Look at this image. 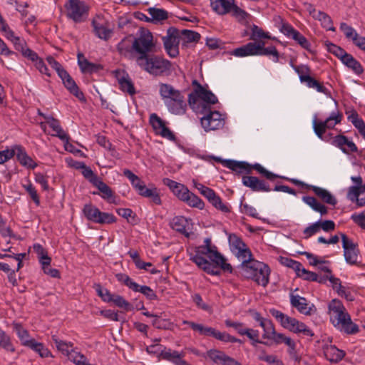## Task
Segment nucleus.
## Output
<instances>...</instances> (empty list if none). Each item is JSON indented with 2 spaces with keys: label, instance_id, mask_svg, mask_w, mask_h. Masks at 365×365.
Masks as SVG:
<instances>
[{
  "label": "nucleus",
  "instance_id": "nucleus-11",
  "mask_svg": "<svg viewBox=\"0 0 365 365\" xmlns=\"http://www.w3.org/2000/svg\"><path fill=\"white\" fill-rule=\"evenodd\" d=\"M205 115L201 118L202 127L205 132L219 130L225 125V119L219 111H211L210 108L203 112Z\"/></svg>",
  "mask_w": 365,
  "mask_h": 365
},
{
  "label": "nucleus",
  "instance_id": "nucleus-64",
  "mask_svg": "<svg viewBox=\"0 0 365 365\" xmlns=\"http://www.w3.org/2000/svg\"><path fill=\"white\" fill-rule=\"evenodd\" d=\"M297 275L304 280L315 282L317 280V274L309 270H307L303 267L299 268V272H297Z\"/></svg>",
  "mask_w": 365,
  "mask_h": 365
},
{
  "label": "nucleus",
  "instance_id": "nucleus-49",
  "mask_svg": "<svg viewBox=\"0 0 365 365\" xmlns=\"http://www.w3.org/2000/svg\"><path fill=\"white\" fill-rule=\"evenodd\" d=\"M273 335L274 336L271 337L270 339L273 340L277 344L284 343L292 349H295V343L291 338L286 336L283 334L277 333L276 331Z\"/></svg>",
  "mask_w": 365,
  "mask_h": 365
},
{
  "label": "nucleus",
  "instance_id": "nucleus-51",
  "mask_svg": "<svg viewBox=\"0 0 365 365\" xmlns=\"http://www.w3.org/2000/svg\"><path fill=\"white\" fill-rule=\"evenodd\" d=\"M34 250L38 255L41 264H51V259L48 256L47 251L40 244L34 245Z\"/></svg>",
  "mask_w": 365,
  "mask_h": 365
},
{
  "label": "nucleus",
  "instance_id": "nucleus-52",
  "mask_svg": "<svg viewBox=\"0 0 365 365\" xmlns=\"http://www.w3.org/2000/svg\"><path fill=\"white\" fill-rule=\"evenodd\" d=\"M22 187L26 191V192L29 195L34 202L38 206L40 205V197L37 193V191L35 187L33 185L31 182L28 180L26 184H23Z\"/></svg>",
  "mask_w": 365,
  "mask_h": 365
},
{
  "label": "nucleus",
  "instance_id": "nucleus-40",
  "mask_svg": "<svg viewBox=\"0 0 365 365\" xmlns=\"http://www.w3.org/2000/svg\"><path fill=\"white\" fill-rule=\"evenodd\" d=\"M313 18L321 21L322 26L326 29L329 31L335 30V28L333 26V21L327 14L318 11L317 14H313Z\"/></svg>",
  "mask_w": 365,
  "mask_h": 365
},
{
  "label": "nucleus",
  "instance_id": "nucleus-41",
  "mask_svg": "<svg viewBox=\"0 0 365 365\" xmlns=\"http://www.w3.org/2000/svg\"><path fill=\"white\" fill-rule=\"evenodd\" d=\"M51 339L54 342L56 349L66 356L71 351L70 348H72L73 346L72 342L61 340L55 334L51 335Z\"/></svg>",
  "mask_w": 365,
  "mask_h": 365
},
{
  "label": "nucleus",
  "instance_id": "nucleus-35",
  "mask_svg": "<svg viewBox=\"0 0 365 365\" xmlns=\"http://www.w3.org/2000/svg\"><path fill=\"white\" fill-rule=\"evenodd\" d=\"M201 103L200 93L197 92V86H195L194 91L188 96V104L195 112L203 113L201 108Z\"/></svg>",
  "mask_w": 365,
  "mask_h": 365
},
{
  "label": "nucleus",
  "instance_id": "nucleus-28",
  "mask_svg": "<svg viewBox=\"0 0 365 365\" xmlns=\"http://www.w3.org/2000/svg\"><path fill=\"white\" fill-rule=\"evenodd\" d=\"M14 150L21 165L31 169H34L37 166V164L27 155L23 147L16 146Z\"/></svg>",
  "mask_w": 365,
  "mask_h": 365
},
{
  "label": "nucleus",
  "instance_id": "nucleus-57",
  "mask_svg": "<svg viewBox=\"0 0 365 365\" xmlns=\"http://www.w3.org/2000/svg\"><path fill=\"white\" fill-rule=\"evenodd\" d=\"M261 327L263 329L264 334L262 335L264 339H269L273 337L275 333V329L272 322L270 319H267L265 322L262 323Z\"/></svg>",
  "mask_w": 365,
  "mask_h": 365
},
{
  "label": "nucleus",
  "instance_id": "nucleus-16",
  "mask_svg": "<svg viewBox=\"0 0 365 365\" xmlns=\"http://www.w3.org/2000/svg\"><path fill=\"white\" fill-rule=\"evenodd\" d=\"M149 121L157 135L170 140H175L174 133L167 127L166 123L156 113H152L150 115Z\"/></svg>",
  "mask_w": 365,
  "mask_h": 365
},
{
  "label": "nucleus",
  "instance_id": "nucleus-24",
  "mask_svg": "<svg viewBox=\"0 0 365 365\" xmlns=\"http://www.w3.org/2000/svg\"><path fill=\"white\" fill-rule=\"evenodd\" d=\"M212 158L218 163H222L224 166L237 173H242V169L249 170L250 164L244 161H236L234 160H223L219 157H212Z\"/></svg>",
  "mask_w": 365,
  "mask_h": 365
},
{
  "label": "nucleus",
  "instance_id": "nucleus-36",
  "mask_svg": "<svg viewBox=\"0 0 365 365\" xmlns=\"http://www.w3.org/2000/svg\"><path fill=\"white\" fill-rule=\"evenodd\" d=\"M302 200L309 205L314 211L319 212L322 215L327 214V207L320 203L315 197L311 196H304Z\"/></svg>",
  "mask_w": 365,
  "mask_h": 365
},
{
  "label": "nucleus",
  "instance_id": "nucleus-25",
  "mask_svg": "<svg viewBox=\"0 0 365 365\" xmlns=\"http://www.w3.org/2000/svg\"><path fill=\"white\" fill-rule=\"evenodd\" d=\"M78 63L82 73H93L103 69V66L98 63H94L85 58L83 53H78Z\"/></svg>",
  "mask_w": 365,
  "mask_h": 365
},
{
  "label": "nucleus",
  "instance_id": "nucleus-47",
  "mask_svg": "<svg viewBox=\"0 0 365 365\" xmlns=\"http://www.w3.org/2000/svg\"><path fill=\"white\" fill-rule=\"evenodd\" d=\"M183 202H185L190 207H197L200 210H202L205 207L204 202L190 191Z\"/></svg>",
  "mask_w": 365,
  "mask_h": 365
},
{
  "label": "nucleus",
  "instance_id": "nucleus-8",
  "mask_svg": "<svg viewBox=\"0 0 365 365\" xmlns=\"http://www.w3.org/2000/svg\"><path fill=\"white\" fill-rule=\"evenodd\" d=\"M123 175L129 179L132 186L137 190L140 195L150 198L152 202L155 205H161L162 201L158 189L155 187L152 186V187L150 188L146 187L144 182L128 169L123 170Z\"/></svg>",
  "mask_w": 365,
  "mask_h": 365
},
{
  "label": "nucleus",
  "instance_id": "nucleus-14",
  "mask_svg": "<svg viewBox=\"0 0 365 365\" xmlns=\"http://www.w3.org/2000/svg\"><path fill=\"white\" fill-rule=\"evenodd\" d=\"M351 180L356 184L349 188L347 197L352 202H356L359 207L365 205V185H362L360 176L351 177Z\"/></svg>",
  "mask_w": 365,
  "mask_h": 365
},
{
  "label": "nucleus",
  "instance_id": "nucleus-31",
  "mask_svg": "<svg viewBox=\"0 0 365 365\" xmlns=\"http://www.w3.org/2000/svg\"><path fill=\"white\" fill-rule=\"evenodd\" d=\"M13 329L16 331L21 345L28 347L34 339H30L29 331L23 327L20 323L14 322L12 324Z\"/></svg>",
  "mask_w": 365,
  "mask_h": 365
},
{
  "label": "nucleus",
  "instance_id": "nucleus-53",
  "mask_svg": "<svg viewBox=\"0 0 365 365\" xmlns=\"http://www.w3.org/2000/svg\"><path fill=\"white\" fill-rule=\"evenodd\" d=\"M115 277L118 282L123 283L124 285L127 286L133 291L137 290V288L138 287V284L133 282L132 279L126 274L118 273L115 274Z\"/></svg>",
  "mask_w": 365,
  "mask_h": 365
},
{
  "label": "nucleus",
  "instance_id": "nucleus-32",
  "mask_svg": "<svg viewBox=\"0 0 365 365\" xmlns=\"http://www.w3.org/2000/svg\"><path fill=\"white\" fill-rule=\"evenodd\" d=\"M310 190L324 202L334 206L337 203L336 198L326 189L312 185Z\"/></svg>",
  "mask_w": 365,
  "mask_h": 365
},
{
  "label": "nucleus",
  "instance_id": "nucleus-37",
  "mask_svg": "<svg viewBox=\"0 0 365 365\" xmlns=\"http://www.w3.org/2000/svg\"><path fill=\"white\" fill-rule=\"evenodd\" d=\"M187 224V222L186 218L182 216H176L173 217L170 222V227L175 231L187 237L189 234L186 231Z\"/></svg>",
  "mask_w": 365,
  "mask_h": 365
},
{
  "label": "nucleus",
  "instance_id": "nucleus-13",
  "mask_svg": "<svg viewBox=\"0 0 365 365\" xmlns=\"http://www.w3.org/2000/svg\"><path fill=\"white\" fill-rule=\"evenodd\" d=\"M340 236L342 241V247L344 249V256L345 261L350 265L358 264V257L360 253L357 243H355L346 235L341 232Z\"/></svg>",
  "mask_w": 365,
  "mask_h": 365
},
{
  "label": "nucleus",
  "instance_id": "nucleus-61",
  "mask_svg": "<svg viewBox=\"0 0 365 365\" xmlns=\"http://www.w3.org/2000/svg\"><path fill=\"white\" fill-rule=\"evenodd\" d=\"M342 118V114L339 112H333L331 113L330 116L327 118L324 121H328L327 124H326V128L331 129L333 128L336 124L339 123Z\"/></svg>",
  "mask_w": 365,
  "mask_h": 365
},
{
  "label": "nucleus",
  "instance_id": "nucleus-7",
  "mask_svg": "<svg viewBox=\"0 0 365 365\" xmlns=\"http://www.w3.org/2000/svg\"><path fill=\"white\" fill-rule=\"evenodd\" d=\"M210 6L218 15L230 14L240 23H243L250 16L246 11L235 4V0H210Z\"/></svg>",
  "mask_w": 365,
  "mask_h": 365
},
{
  "label": "nucleus",
  "instance_id": "nucleus-46",
  "mask_svg": "<svg viewBox=\"0 0 365 365\" xmlns=\"http://www.w3.org/2000/svg\"><path fill=\"white\" fill-rule=\"evenodd\" d=\"M68 359L73 362L76 365H92L86 363V358L84 355L81 354L73 349H71V351L67 355Z\"/></svg>",
  "mask_w": 365,
  "mask_h": 365
},
{
  "label": "nucleus",
  "instance_id": "nucleus-20",
  "mask_svg": "<svg viewBox=\"0 0 365 365\" xmlns=\"http://www.w3.org/2000/svg\"><path fill=\"white\" fill-rule=\"evenodd\" d=\"M242 183L255 192L271 191V188L267 182L255 176H243Z\"/></svg>",
  "mask_w": 365,
  "mask_h": 365
},
{
  "label": "nucleus",
  "instance_id": "nucleus-39",
  "mask_svg": "<svg viewBox=\"0 0 365 365\" xmlns=\"http://www.w3.org/2000/svg\"><path fill=\"white\" fill-rule=\"evenodd\" d=\"M249 171L247 169H242V172H246L247 173H250L252 170L254 169L257 170L260 175H262L263 177L266 178L267 180H274L277 178H280L278 175L274 174L272 172H269V170H266L264 167H262L259 163H255L254 165H250Z\"/></svg>",
  "mask_w": 365,
  "mask_h": 365
},
{
  "label": "nucleus",
  "instance_id": "nucleus-9",
  "mask_svg": "<svg viewBox=\"0 0 365 365\" xmlns=\"http://www.w3.org/2000/svg\"><path fill=\"white\" fill-rule=\"evenodd\" d=\"M83 212L88 220L95 223L111 224L116 221L113 214L101 212L91 203L84 205Z\"/></svg>",
  "mask_w": 365,
  "mask_h": 365
},
{
  "label": "nucleus",
  "instance_id": "nucleus-54",
  "mask_svg": "<svg viewBox=\"0 0 365 365\" xmlns=\"http://www.w3.org/2000/svg\"><path fill=\"white\" fill-rule=\"evenodd\" d=\"M148 14L150 15L151 18L154 21H162L167 19L168 17V12L162 9L157 8H149L148 9Z\"/></svg>",
  "mask_w": 365,
  "mask_h": 365
},
{
  "label": "nucleus",
  "instance_id": "nucleus-30",
  "mask_svg": "<svg viewBox=\"0 0 365 365\" xmlns=\"http://www.w3.org/2000/svg\"><path fill=\"white\" fill-rule=\"evenodd\" d=\"M49 127L54 132L51 134L53 136L58 137L64 142V147L68 149L69 145V136L62 129L60 122L57 119H51V121L48 123Z\"/></svg>",
  "mask_w": 365,
  "mask_h": 365
},
{
  "label": "nucleus",
  "instance_id": "nucleus-26",
  "mask_svg": "<svg viewBox=\"0 0 365 365\" xmlns=\"http://www.w3.org/2000/svg\"><path fill=\"white\" fill-rule=\"evenodd\" d=\"M130 37H125L117 45V50L121 56L134 59V49Z\"/></svg>",
  "mask_w": 365,
  "mask_h": 365
},
{
  "label": "nucleus",
  "instance_id": "nucleus-59",
  "mask_svg": "<svg viewBox=\"0 0 365 365\" xmlns=\"http://www.w3.org/2000/svg\"><path fill=\"white\" fill-rule=\"evenodd\" d=\"M340 29L341 31H343L346 38L349 40H351L352 42L354 41V39H355L359 36V34L355 31V29L354 28H352L351 26H349L346 23H344V22L341 23Z\"/></svg>",
  "mask_w": 365,
  "mask_h": 365
},
{
  "label": "nucleus",
  "instance_id": "nucleus-21",
  "mask_svg": "<svg viewBox=\"0 0 365 365\" xmlns=\"http://www.w3.org/2000/svg\"><path fill=\"white\" fill-rule=\"evenodd\" d=\"M333 144L339 148L344 153L349 154L357 151V147L355 143L349 140L344 135H338L334 137Z\"/></svg>",
  "mask_w": 365,
  "mask_h": 365
},
{
  "label": "nucleus",
  "instance_id": "nucleus-62",
  "mask_svg": "<svg viewBox=\"0 0 365 365\" xmlns=\"http://www.w3.org/2000/svg\"><path fill=\"white\" fill-rule=\"evenodd\" d=\"M209 202L211 203L216 209L222 212L227 213L230 212V207L227 205L224 204L220 196L217 195H215V196L209 201Z\"/></svg>",
  "mask_w": 365,
  "mask_h": 365
},
{
  "label": "nucleus",
  "instance_id": "nucleus-10",
  "mask_svg": "<svg viewBox=\"0 0 365 365\" xmlns=\"http://www.w3.org/2000/svg\"><path fill=\"white\" fill-rule=\"evenodd\" d=\"M66 16L76 23L84 21L88 15V7L80 0H68L65 4Z\"/></svg>",
  "mask_w": 365,
  "mask_h": 365
},
{
  "label": "nucleus",
  "instance_id": "nucleus-38",
  "mask_svg": "<svg viewBox=\"0 0 365 365\" xmlns=\"http://www.w3.org/2000/svg\"><path fill=\"white\" fill-rule=\"evenodd\" d=\"M28 347L38 354L41 358L53 357L52 353L43 343L38 342L35 339Z\"/></svg>",
  "mask_w": 365,
  "mask_h": 365
},
{
  "label": "nucleus",
  "instance_id": "nucleus-43",
  "mask_svg": "<svg viewBox=\"0 0 365 365\" xmlns=\"http://www.w3.org/2000/svg\"><path fill=\"white\" fill-rule=\"evenodd\" d=\"M271 38L268 33L264 32L262 29L259 28L256 25H253L251 29V34L250 39L254 42H258L262 41V39Z\"/></svg>",
  "mask_w": 365,
  "mask_h": 365
},
{
  "label": "nucleus",
  "instance_id": "nucleus-42",
  "mask_svg": "<svg viewBox=\"0 0 365 365\" xmlns=\"http://www.w3.org/2000/svg\"><path fill=\"white\" fill-rule=\"evenodd\" d=\"M0 347L8 352L14 353L16 351L10 336L1 329H0Z\"/></svg>",
  "mask_w": 365,
  "mask_h": 365
},
{
  "label": "nucleus",
  "instance_id": "nucleus-3",
  "mask_svg": "<svg viewBox=\"0 0 365 365\" xmlns=\"http://www.w3.org/2000/svg\"><path fill=\"white\" fill-rule=\"evenodd\" d=\"M328 308L330 321L336 328L347 334H354L359 332L358 325L351 321L349 314L340 300L332 299L329 302Z\"/></svg>",
  "mask_w": 365,
  "mask_h": 365
},
{
  "label": "nucleus",
  "instance_id": "nucleus-15",
  "mask_svg": "<svg viewBox=\"0 0 365 365\" xmlns=\"http://www.w3.org/2000/svg\"><path fill=\"white\" fill-rule=\"evenodd\" d=\"M93 32L99 38L108 41L113 34V29L110 28V24L102 16L98 15L92 20Z\"/></svg>",
  "mask_w": 365,
  "mask_h": 365
},
{
  "label": "nucleus",
  "instance_id": "nucleus-4",
  "mask_svg": "<svg viewBox=\"0 0 365 365\" xmlns=\"http://www.w3.org/2000/svg\"><path fill=\"white\" fill-rule=\"evenodd\" d=\"M159 94L170 113L175 115H184L187 110L185 96L180 90L169 83L158 84Z\"/></svg>",
  "mask_w": 365,
  "mask_h": 365
},
{
  "label": "nucleus",
  "instance_id": "nucleus-2",
  "mask_svg": "<svg viewBox=\"0 0 365 365\" xmlns=\"http://www.w3.org/2000/svg\"><path fill=\"white\" fill-rule=\"evenodd\" d=\"M190 260L204 272L211 275L219 276L220 269L232 273V267L226 262L225 258L212 245L210 238H205L204 245L195 248V254L190 256Z\"/></svg>",
  "mask_w": 365,
  "mask_h": 365
},
{
  "label": "nucleus",
  "instance_id": "nucleus-12",
  "mask_svg": "<svg viewBox=\"0 0 365 365\" xmlns=\"http://www.w3.org/2000/svg\"><path fill=\"white\" fill-rule=\"evenodd\" d=\"M164 48L168 55L175 58L179 55V32L175 28L170 27L167 34L162 37Z\"/></svg>",
  "mask_w": 365,
  "mask_h": 365
},
{
  "label": "nucleus",
  "instance_id": "nucleus-60",
  "mask_svg": "<svg viewBox=\"0 0 365 365\" xmlns=\"http://www.w3.org/2000/svg\"><path fill=\"white\" fill-rule=\"evenodd\" d=\"M279 262L284 266L292 268L296 272V273H297V272L299 270V268L302 267V264L299 262L295 261L287 257H280Z\"/></svg>",
  "mask_w": 365,
  "mask_h": 365
},
{
  "label": "nucleus",
  "instance_id": "nucleus-50",
  "mask_svg": "<svg viewBox=\"0 0 365 365\" xmlns=\"http://www.w3.org/2000/svg\"><path fill=\"white\" fill-rule=\"evenodd\" d=\"M111 302H113L116 307L124 309L126 312L132 311L133 309V306L122 296L118 294H114Z\"/></svg>",
  "mask_w": 365,
  "mask_h": 365
},
{
  "label": "nucleus",
  "instance_id": "nucleus-48",
  "mask_svg": "<svg viewBox=\"0 0 365 365\" xmlns=\"http://www.w3.org/2000/svg\"><path fill=\"white\" fill-rule=\"evenodd\" d=\"M180 356L181 354H180L178 351H172L170 349H166L165 347H164V349H162L160 352V357H161L163 359L171 361L174 364Z\"/></svg>",
  "mask_w": 365,
  "mask_h": 365
},
{
  "label": "nucleus",
  "instance_id": "nucleus-58",
  "mask_svg": "<svg viewBox=\"0 0 365 365\" xmlns=\"http://www.w3.org/2000/svg\"><path fill=\"white\" fill-rule=\"evenodd\" d=\"M181 34L186 43L197 42L201 37L199 33L187 29L182 30Z\"/></svg>",
  "mask_w": 365,
  "mask_h": 365
},
{
  "label": "nucleus",
  "instance_id": "nucleus-22",
  "mask_svg": "<svg viewBox=\"0 0 365 365\" xmlns=\"http://www.w3.org/2000/svg\"><path fill=\"white\" fill-rule=\"evenodd\" d=\"M269 312L284 329H289L290 331L294 329L297 319L289 317L275 309H270Z\"/></svg>",
  "mask_w": 365,
  "mask_h": 365
},
{
  "label": "nucleus",
  "instance_id": "nucleus-1",
  "mask_svg": "<svg viewBox=\"0 0 365 365\" xmlns=\"http://www.w3.org/2000/svg\"><path fill=\"white\" fill-rule=\"evenodd\" d=\"M134 60L136 64L148 73L160 76L170 73L172 63L170 61L157 55L151 54L156 52V45L152 33L140 28L137 37L133 41Z\"/></svg>",
  "mask_w": 365,
  "mask_h": 365
},
{
  "label": "nucleus",
  "instance_id": "nucleus-63",
  "mask_svg": "<svg viewBox=\"0 0 365 365\" xmlns=\"http://www.w3.org/2000/svg\"><path fill=\"white\" fill-rule=\"evenodd\" d=\"M134 292H139L142 293L143 295L146 297V298L149 300H156L158 299L157 294L155 292L148 286H140L138 284V287L137 290H133Z\"/></svg>",
  "mask_w": 365,
  "mask_h": 365
},
{
  "label": "nucleus",
  "instance_id": "nucleus-29",
  "mask_svg": "<svg viewBox=\"0 0 365 365\" xmlns=\"http://www.w3.org/2000/svg\"><path fill=\"white\" fill-rule=\"evenodd\" d=\"M63 81L64 86L69 91V92L75 96L80 101H85L83 93L79 91V88L76 83L75 81L69 75L66 74L65 77L61 78Z\"/></svg>",
  "mask_w": 365,
  "mask_h": 365
},
{
  "label": "nucleus",
  "instance_id": "nucleus-45",
  "mask_svg": "<svg viewBox=\"0 0 365 365\" xmlns=\"http://www.w3.org/2000/svg\"><path fill=\"white\" fill-rule=\"evenodd\" d=\"M348 119L352 123V124L356 128L359 133L365 138V123L364 121L359 118V115L356 111H354L349 117Z\"/></svg>",
  "mask_w": 365,
  "mask_h": 365
},
{
  "label": "nucleus",
  "instance_id": "nucleus-33",
  "mask_svg": "<svg viewBox=\"0 0 365 365\" xmlns=\"http://www.w3.org/2000/svg\"><path fill=\"white\" fill-rule=\"evenodd\" d=\"M324 354L327 360L332 363H338L345 356V352L335 346H329L324 349Z\"/></svg>",
  "mask_w": 365,
  "mask_h": 365
},
{
  "label": "nucleus",
  "instance_id": "nucleus-19",
  "mask_svg": "<svg viewBox=\"0 0 365 365\" xmlns=\"http://www.w3.org/2000/svg\"><path fill=\"white\" fill-rule=\"evenodd\" d=\"M114 74L122 91L126 92L130 96L135 94L136 91L134 84L129 75L125 71L115 70Z\"/></svg>",
  "mask_w": 365,
  "mask_h": 365
},
{
  "label": "nucleus",
  "instance_id": "nucleus-5",
  "mask_svg": "<svg viewBox=\"0 0 365 365\" xmlns=\"http://www.w3.org/2000/svg\"><path fill=\"white\" fill-rule=\"evenodd\" d=\"M232 55L237 57H245L249 56H266L273 57L274 62H278L279 60V53L274 46L265 47L264 41L258 42H250L247 44L234 49L231 52Z\"/></svg>",
  "mask_w": 365,
  "mask_h": 365
},
{
  "label": "nucleus",
  "instance_id": "nucleus-56",
  "mask_svg": "<svg viewBox=\"0 0 365 365\" xmlns=\"http://www.w3.org/2000/svg\"><path fill=\"white\" fill-rule=\"evenodd\" d=\"M296 334H302L307 336H312L313 331L303 322L297 320L294 329L291 331Z\"/></svg>",
  "mask_w": 365,
  "mask_h": 365
},
{
  "label": "nucleus",
  "instance_id": "nucleus-55",
  "mask_svg": "<svg viewBox=\"0 0 365 365\" xmlns=\"http://www.w3.org/2000/svg\"><path fill=\"white\" fill-rule=\"evenodd\" d=\"M79 166L78 168H81L83 169L82 174L86 178L89 180L93 185L95 184L96 180H100L101 178H98L93 171L91 169L90 167L86 166L83 163H79Z\"/></svg>",
  "mask_w": 365,
  "mask_h": 365
},
{
  "label": "nucleus",
  "instance_id": "nucleus-27",
  "mask_svg": "<svg viewBox=\"0 0 365 365\" xmlns=\"http://www.w3.org/2000/svg\"><path fill=\"white\" fill-rule=\"evenodd\" d=\"M93 185L101 192L102 198L108 201L109 203L117 204L115 200L116 197L115 196L113 191L101 179L96 180Z\"/></svg>",
  "mask_w": 365,
  "mask_h": 365
},
{
  "label": "nucleus",
  "instance_id": "nucleus-23",
  "mask_svg": "<svg viewBox=\"0 0 365 365\" xmlns=\"http://www.w3.org/2000/svg\"><path fill=\"white\" fill-rule=\"evenodd\" d=\"M290 303L292 306L296 308L300 313L305 315H311L314 306L309 307L307 300L304 297L291 294Z\"/></svg>",
  "mask_w": 365,
  "mask_h": 365
},
{
  "label": "nucleus",
  "instance_id": "nucleus-18",
  "mask_svg": "<svg viewBox=\"0 0 365 365\" xmlns=\"http://www.w3.org/2000/svg\"><path fill=\"white\" fill-rule=\"evenodd\" d=\"M207 356L215 364L220 365H242L235 359L226 355L218 349H210L206 353Z\"/></svg>",
  "mask_w": 365,
  "mask_h": 365
},
{
  "label": "nucleus",
  "instance_id": "nucleus-44",
  "mask_svg": "<svg viewBox=\"0 0 365 365\" xmlns=\"http://www.w3.org/2000/svg\"><path fill=\"white\" fill-rule=\"evenodd\" d=\"M152 324L158 329H171L173 326V324L169 319L162 317V314L155 315Z\"/></svg>",
  "mask_w": 365,
  "mask_h": 365
},
{
  "label": "nucleus",
  "instance_id": "nucleus-6",
  "mask_svg": "<svg viewBox=\"0 0 365 365\" xmlns=\"http://www.w3.org/2000/svg\"><path fill=\"white\" fill-rule=\"evenodd\" d=\"M242 274L248 279H252L258 285L266 287L269 281L270 269L269 266L262 262H245V265H241Z\"/></svg>",
  "mask_w": 365,
  "mask_h": 365
},
{
  "label": "nucleus",
  "instance_id": "nucleus-34",
  "mask_svg": "<svg viewBox=\"0 0 365 365\" xmlns=\"http://www.w3.org/2000/svg\"><path fill=\"white\" fill-rule=\"evenodd\" d=\"M301 81L303 83H306L307 86L309 88H314L318 92L323 93L327 96H330V91L323 85V83H320L317 80L314 79L312 77H301Z\"/></svg>",
  "mask_w": 365,
  "mask_h": 365
},
{
  "label": "nucleus",
  "instance_id": "nucleus-17",
  "mask_svg": "<svg viewBox=\"0 0 365 365\" xmlns=\"http://www.w3.org/2000/svg\"><path fill=\"white\" fill-rule=\"evenodd\" d=\"M193 86H197V92L200 93V98L202 101L201 108L202 112L210 109V105L217 103V98L210 91L205 89L197 80H193Z\"/></svg>",
  "mask_w": 365,
  "mask_h": 365
}]
</instances>
